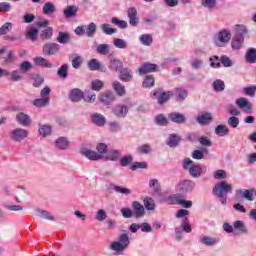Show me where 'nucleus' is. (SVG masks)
Masks as SVG:
<instances>
[{"mask_svg":"<svg viewBox=\"0 0 256 256\" xmlns=\"http://www.w3.org/2000/svg\"><path fill=\"white\" fill-rule=\"evenodd\" d=\"M212 193L220 200L222 205H227V194L233 193V184L221 181L214 186Z\"/></svg>","mask_w":256,"mask_h":256,"instance_id":"nucleus-1","label":"nucleus"},{"mask_svg":"<svg viewBox=\"0 0 256 256\" xmlns=\"http://www.w3.org/2000/svg\"><path fill=\"white\" fill-rule=\"evenodd\" d=\"M246 61L247 63H256V49L249 48L246 52Z\"/></svg>","mask_w":256,"mask_h":256,"instance_id":"nucleus-44","label":"nucleus"},{"mask_svg":"<svg viewBox=\"0 0 256 256\" xmlns=\"http://www.w3.org/2000/svg\"><path fill=\"white\" fill-rule=\"evenodd\" d=\"M69 99L73 103H79L81 99H84L86 103H95V99H97V96L95 94L89 93V91H81L79 88H74L70 91Z\"/></svg>","mask_w":256,"mask_h":256,"instance_id":"nucleus-2","label":"nucleus"},{"mask_svg":"<svg viewBox=\"0 0 256 256\" xmlns=\"http://www.w3.org/2000/svg\"><path fill=\"white\" fill-rule=\"evenodd\" d=\"M236 35L232 39L231 47L236 51H239L243 47V42L245 41V33H247V28L243 25H236Z\"/></svg>","mask_w":256,"mask_h":256,"instance_id":"nucleus-3","label":"nucleus"},{"mask_svg":"<svg viewBox=\"0 0 256 256\" xmlns=\"http://www.w3.org/2000/svg\"><path fill=\"white\" fill-rule=\"evenodd\" d=\"M113 44L117 49H127L128 47L127 41L121 38H115Z\"/></svg>","mask_w":256,"mask_h":256,"instance_id":"nucleus-53","label":"nucleus"},{"mask_svg":"<svg viewBox=\"0 0 256 256\" xmlns=\"http://www.w3.org/2000/svg\"><path fill=\"white\" fill-rule=\"evenodd\" d=\"M189 175L194 179H199L203 175V166L201 164H194L189 168Z\"/></svg>","mask_w":256,"mask_h":256,"instance_id":"nucleus-15","label":"nucleus"},{"mask_svg":"<svg viewBox=\"0 0 256 256\" xmlns=\"http://www.w3.org/2000/svg\"><path fill=\"white\" fill-rule=\"evenodd\" d=\"M80 153H81V155H84V157L86 159H89L90 161H99V160L103 159V155H101L93 150H90L88 148H82L80 150Z\"/></svg>","mask_w":256,"mask_h":256,"instance_id":"nucleus-8","label":"nucleus"},{"mask_svg":"<svg viewBox=\"0 0 256 256\" xmlns=\"http://www.w3.org/2000/svg\"><path fill=\"white\" fill-rule=\"evenodd\" d=\"M110 249L111 251H116V253H121L123 251H125V247L123 244L119 243V242H112L110 245Z\"/></svg>","mask_w":256,"mask_h":256,"instance_id":"nucleus-55","label":"nucleus"},{"mask_svg":"<svg viewBox=\"0 0 256 256\" xmlns=\"http://www.w3.org/2000/svg\"><path fill=\"white\" fill-rule=\"evenodd\" d=\"M34 63L38 67H44L45 69L53 68V64H51V62H49V60H47L41 56L34 58Z\"/></svg>","mask_w":256,"mask_h":256,"instance_id":"nucleus-22","label":"nucleus"},{"mask_svg":"<svg viewBox=\"0 0 256 256\" xmlns=\"http://www.w3.org/2000/svg\"><path fill=\"white\" fill-rule=\"evenodd\" d=\"M121 150H109L106 152L105 159L107 161H119L121 159Z\"/></svg>","mask_w":256,"mask_h":256,"instance_id":"nucleus-24","label":"nucleus"},{"mask_svg":"<svg viewBox=\"0 0 256 256\" xmlns=\"http://www.w3.org/2000/svg\"><path fill=\"white\" fill-rule=\"evenodd\" d=\"M111 23L113 25H116V27H119L120 29H127V21H125V20H120L117 17H113L111 19Z\"/></svg>","mask_w":256,"mask_h":256,"instance_id":"nucleus-51","label":"nucleus"},{"mask_svg":"<svg viewBox=\"0 0 256 256\" xmlns=\"http://www.w3.org/2000/svg\"><path fill=\"white\" fill-rule=\"evenodd\" d=\"M99 55H109V44H100L96 48Z\"/></svg>","mask_w":256,"mask_h":256,"instance_id":"nucleus-56","label":"nucleus"},{"mask_svg":"<svg viewBox=\"0 0 256 256\" xmlns=\"http://www.w3.org/2000/svg\"><path fill=\"white\" fill-rule=\"evenodd\" d=\"M49 103H51V98H38L33 100L32 105H34V107H37L38 109H41L43 107H47V105H49Z\"/></svg>","mask_w":256,"mask_h":256,"instance_id":"nucleus-27","label":"nucleus"},{"mask_svg":"<svg viewBox=\"0 0 256 256\" xmlns=\"http://www.w3.org/2000/svg\"><path fill=\"white\" fill-rule=\"evenodd\" d=\"M38 132L42 137H49V135H51V133H52L51 125L39 124Z\"/></svg>","mask_w":256,"mask_h":256,"instance_id":"nucleus-37","label":"nucleus"},{"mask_svg":"<svg viewBox=\"0 0 256 256\" xmlns=\"http://www.w3.org/2000/svg\"><path fill=\"white\" fill-rule=\"evenodd\" d=\"M132 209L134 211V216L136 219H141V217H145V207L139 203V201H134L132 203Z\"/></svg>","mask_w":256,"mask_h":256,"instance_id":"nucleus-12","label":"nucleus"},{"mask_svg":"<svg viewBox=\"0 0 256 256\" xmlns=\"http://www.w3.org/2000/svg\"><path fill=\"white\" fill-rule=\"evenodd\" d=\"M236 105L240 109H243L245 113H250L251 111V104L249 103V100H247V98H238L236 100Z\"/></svg>","mask_w":256,"mask_h":256,"instance_id":"nucleus-17","label":"nucleus"},{"mask_svg":"<svg viewBox=\"0 0 256 256\" xmlns=\"http://www.w3.org/2000/svg\"><path fill=\"white\" fill-rule=\"evenodd\" d=\"M56 39L60 45H67L71 43V34L69 32H59Z\"/></svg>","mask_w":256,"mask_h":256,"instance_id":"nucleus-21","label":"nucleus"},{"mask_svg":"<svg viewBox=\"0 0 256 256\" xmlns=\"http://www.w3.org/2000/svg\"><path fill=\"white\" fill-rule=\"evenodd\" d=\"M27 137H29V131L23 128H15L10 132V139L15 141V143H21Z\"/></svg>","mask_w":256,"mask_h":256,"instance_id":"nucleus-5","label":"nucleus"},{"mask_svg":"<svg viewBox=\"0 0 256 256\" xmlns=\"http://www.w3.org/2000/svg\"><path fill=\"white\" fill-rule=\"evenodd\" d=\"M112 87L114 91L117 93V95H119V97H123V95L127 93V91L125 90V86L121 84L119 81H114L112 83Z\"/></svg>","mask_w":256,"mask_h":256,"instance_id":"nucleus-32","label":"nucleus"},{"mask_svg":"<svg viewBox=\"0 0 256 256\" xmlns=\"http://www.w3.org/2000/svg\"><path fill=\"white\" fill-rule=\"evenodd\" d=\"M155 123L156 125H159L160 127H166V125H169V120H167V117L163 114H158L155 117Z\"/></svg>","mask_w":256,"mask_h":256,"instance_id":"nucleus-45","label":"nucleus"},{"mask_svg":"<svg viewBox=\"0 0 256 256\" xmlns=\"http://www.w3.org/2000/svg\"><path fill=\"white\" fill-rule=\"evenodd\" d=\"M16 121L19 123V125H22L23 127H27V125H31V118L29 115L20 112L16 115Z\"/></svg>","mask_w":256,"mask_h":256,"instance_id":"nucleus-18","label":"nucleus"},{"mask_svg":"<svg viewBox=\"0 0 256 256\" xmlns=\"http://www.w3.org/2000/svg\"><path fill=\"white\" fill-rule=\"evenodd\" d=\"M139 41L141 45H144L145 47H151V45H153V36L151 34H142L139 37Z\"/></svg>","mask_w":256,"mask_h":256,"instance_id":"nucleus-29","label":"nucleus"},{"mask_svg":"<svg viewBox=\"0 0 256 256\" xmlns=\"http://www.w3.org/2000/svg\"><path fill=\"white\" fill-rule=\"evenodd\" d=\"M5 53V49H0V59H4L5 63H13V61H15V54H13V51H9L7 55H5Z\"/></svg>","mask_w":256,"mask_h":256,"instance_id":"nucleus-26","label":"nucleus"},{"mask_svg":"<svg viewBox=\"0 0 256 256\" xmlns=\"http://www.w3.org/2000/svg\"><path fill=\"white\" fill-rule=\"evenodd\" d=\"M159 69L157 64L145 62L142 67L138 69L139 75H147V73H155Z\"/></svg>","mask_w":256,"mask_h":256,"instance_id":"nucleus-9","label":"nucleus"},{"mask_svg":"<svg viewBox=\"0 0 256 256\" xmlns=\"http://www.w3.org/2000/svg\"><path fill=\"white\" fill-rule=\"evenodd\" d=\"M215 133L219 137H227V135H229V127H227V125H225V124H219L215 128Z\"/></svg>","mask_w":256,"mask_h":256,"instance_id":"nucleus-31","label":"nucleus"},{"mask_svg":"<svg viewBox=\"0 0 256 256\" xmlns=\"http://www.w3.org/2000/svg\"><path fill=\"white\" fill-rule=\"evenodd\" d=\"M255 198H256L255 188L245 190L244 199H246L247 201H255Z\"/></svg>","mask_w":256,"mask_h":256,"instance_id":"nucleus-49","label":"nucleus"},{"mask_svg":"<svg viewBox=\"0 0 256 256\" xmlns=\"http://www.w3.org/2000/svg\"><path fill=\"white\" fill-rule=\"evenodd\" d=\"M111 189H114L116 193H121V195H131V189L117 186L116 184L110 185Z\"/></svg>","mask_w":256,"mask_h":256,"instance_id":"nucleus-46","label":"nucleus"},{"mask_svg":"<svg viewBox=\"0 0 256 256\" xmlns=\"http://www.w3.org/2000/svg\"><path fill=\"white\" fill-rule=\"evenodd\" d=\"M55 11H57V7H55L51 2H46L42 8V13L44 15H53Z\"/></svg>","mask_w":256,"mask_h":256,"instance_id":"nucleus-35","label":"nucleus"},{"mask_svg":"<svg viewBox=\"0 0 256 256\" xmlns=\"http://www.w3.org/2000/svg\"><path fill=\"white\" fill-rule=\"evenodd\" d=\"M83 65V57L76 56L72 59V67L73 69H79Z\"/></svg>","mask_w":256,"mask_h":256,"instance_id":"nucleus-63","label":"nucleus"},{"mask_svg":"<svg viewBox=\"0 0 256 256\" xmlns=\"http://www.w3.org/2000/svg\"><path fill=\"white\" fill-rule=\"evenodd\" d=\"M100 29L102 30L105 35H113V33H117V29L115 28H110L109 24H102L100 26Z\"/></svg>","mask_w":256,"mask_h":256,"instance_id":"nucleus-58","label":"nucleus"},{"mask_svg":"<svg viewBox=\"0 0 256 256\" xmlns=\"http://www.w3.org/2000/svg\"><path fill=\"white\" fill-rule=\"evenodd\" d=\"M133 163V156L126 155L120 159L121 167H127V165H131Z\"/></svg>","mask_w":256,"mask_h":256,"instance_id":"nucleus-62","label":"nucleus"},{"mask_svg":"<svg viewBox=\"0 0 256 256\" xmlns=\"http://www.w3.org/2000/svg\"><path fill=\"white\" fill-rule=\"evenodd\" d=\"M212 119H213V116H211V113L206 112L197 117V122L200 125H209V123H211Z\"/></svg>","mask_w":256,"mask_h":256,"instance_id":"nucleus-28","label":"nucleus"},{"mask_svg":"<svg viewBox=\"0 0 256 256\" xmlns=\"http://www.w3.org/2000/svg\"><path fill=\"white\" fill-rule=\"evenodd\" d=\"M113 113L116 117L123 119L127 117V113H129V108L123 104H118L113 108Z\"/></svg>","mask_w":256,"mask_h":256,"instance_id":"nucleus-13","label":"nucleus"},{"mask_svg":"<svg viewBox=\"0 0 256 256\" xmlns=\"http://www.w3.org/2000/svg\"><path fill=\"white\" fill-rule=\"evenodd\" d=\"M180 141H181V137H179V135L171 134L169 136L167 145H169V147H177V145H179Z\"/></svg>","mask_w":256,"mask_h":256,"instance_id":"nucleus-48","label":"nucleus"},{"mask_svg":"<svg viewBox=\"0 0 256 256\" xmlns=\"http://www.w3.org/2000/svg\"><path fill=\"white\" fill-rule=\"evenodd\" d=\"M91 121L94 125H97V127H103L106 123L105 116L100 113H94L91 115Z\"/></svg>","mask_w":256,"mask_h":256,"instance_id":"nucleus-19","label":"nucleus"},{"mask_svg":"<svg viewBox=\"0 0 256 256\" xmlns=\"http://www.w3.org/2000/svg\"><path fill=\"white\" fill-rule=\"evenodd\" d=\"M219 238H215V237H209V236H204L201 239V243L203 245H206V247H213L214 245H217V243H219Z\"/></svg>","mask_w":256,"mask_h":256,"instance_id":"nucleus-33","label":"nucleus"},{"mask_svg":"<svg viewBox=\"0 0 256 256\" xmlns=\"http://www.w3.org/2000/svg\"><path fill=\"white\" fill-rule=\"evenodd\" d=\"M56 149H60V151H65V149L69 148V139L67 137H60L55 141Z\"/></svg>","mask_w":256,"mask_h":256,"instance_id":"nucleus-23","label":"nucleus"},{"mask_svg":"<svg viewBox=\"0 0 256 256\" xmlns=\"http://www.w3.org/2000/svg\"><path fill=\"white\" fill-rule=\"evenodd\" d=\"M212 87L216 93H221L222 91H225V82L221 79H217L213 82Z\"/></svg>","mask_w":256,"mask_h":256,"instance_id":"nucleus-41","label":"nucleus"},{"mask_svg":"<svg viewBox=\"0 0 256 256\" xmlns=\"http://www.w3.org/2000/svg\"><path fill=\"white\" fill-rule=\"evenodd\" d=\"M218 41L220 43H229L231 41V32L229 30H222L218 33Z\"/></svg>","mask_w":256,"mask_h":256,"instance_id":"nucleus-30","label":"nucleus"},{"mask_svg":"<svg viewBox=\"0 0 256 256\" xmlns=\"http://www.w3.org/2000/svg\"><path fill=\"white\" fill-rule=\"evenodd\" d=\"M233 228L235 231H239V233H247V226L241 220H237L233 223Z\"/></svg>","mask_w":256,"mask_h":256,"instance_id":"nucleus-43","label":"nucleus"},{"mask_svg":"<svg viewBox=\"0 0 256 256\" xmlns=\"http://www.w3.org/2000/svg\"><path fill=\"white\" fill-rule=\"evenodd\" d=\"M101 103H103V105H111V103H113V101H115V93L108 91L106 93H104L101 98H100Z\"/></svg>","mask_w":256,"mask_h":256,"instance_id":"nucleus-25","label":"nucleus"},{"mask_svg":"<svg viewBox=\"0 0 256 256\" xmlns=\"http://www.w3.org/2000/svg\"><path fill=\"white\" fill-rule=\"evenodd\" d=\"M77 11H79V8L76 6H67L63 11L64 17H66V19H71V17H75V15H77Z\"/></svg>","mask_w":256,"mask_h":256,"instance_id":"nucleus-34","label":"nucleus"},{"mask_svg":"<svg viewBox=\"0 0 256 256\" xmlns=\"http://www.w3.org/2000/svg\"><path fill=\"white\" fill-rule=\"evenodd\" d=\"M144 207L148 210V211H155V201H153V198L151 197H146L144 199Z\"/></svg>","mask_w":256,"mask_h":256,"instance_id":"nucleus-52","label":"nucleus"},{"mask_svg":"<svg viewBox=\"0 0 256 256\" xmlns=\"http://www.w3.org/2000/svg\"><path fill=\"white\" fill-rule=\"evenodd\" d=\"M175 94H176L177 99L179 101H184V99H187V90H185V89L176 88L175 89Z\"/></svg>","mask_w":256,"mask_h":256,"instance_id":"nucleus-57","label":"nucleus"},{"mask_svg":"<svg viewBox=\"0 0 256 256\" xmlns=\"http://www.w3.org/2000/svg\"><path fill=\"white\" fill-rule=\"evenodd\" d=\"M243 92L245 93V95H248V97H255L256 86L252 85L249 87H245L243 89Z\"/></svg>","mask_w":256,"mask_h":256,"instance_id":"nucleus-64","label":"nucleus"},{"mask_svg":"<svg viewBox=\"0 0 256 256\" xmlns=\"http://www.w3.org/2000/svg\"><path fill=\"white\" fill-rule=\"evenodd\" d=\"M154 85H155V78H153V75H147L142 83V87L144 89H149Z\"/></svg>","mask_w":256,"mask_h":256,"instance_id":"nucleus-47","label":"nucleus"},{"mask_svg":"<svg viewBox=\"0 0 256 256\" xmlns=\"http://www.w3.org/2000/svg\"><path fill=\"white\" fill-rule=\"evenodd\" d=\"M57 75L60 79H67V77H69V64H63L60 66Z\"/></svg>","mask_w":256,"mask_h":256,"instance_id":"nucleus-36","label":"nucleus"},{"mask_svg":"<svg viewBox=\"0 0 256 256\" xmlns=\"http://www.w3.org/2000/svg\"><path fill=\"white\" fill-rule=\"evenodd\" d=\"M88 69L90 71H102V73H105V71H107V68L101 65V62H99V60L95 58L88 61Z\"/></svg>","mask_w":256,"mask_h":256,"instance_id":"nucleus-14","label":"nucleus"},{"mask_svg":"<svg viewBox=\"0 0 256 256\" xmlns=\"http://www.w3.org/2000/svg\"><path fill=\"white\" fill-rule=\"evenodd\" d=\"M120 81H123L124 83H129V81H133V73L131 72V69L129 68H122L120 70Z\"/></svg>","mask_w":256,"mask_h":256,"instance_id":"nucleus-16","label":"nucleus"},{"mask_svg":"<svg viewBox=\"0 0 256 256\" xmlns=\"http://www.w3.org/2000/svg\"><path fill=\"white\" fill-rule=\"evenodd\" d=\"M228 125L232 129H237L239 127V118L237 116H231L228 118Z\"/></svg>","mask_w":256,"mask_h":256,"instance_id":"nucleus-61","label":"nucleus"},{"mask_svg":"<svg viewBox=\"0 0 256 256\" xmlns=\"http://www.w3.org/2000/svg\"><path fill=\"white\" fill-rule=\"evenodd\" d=\"M53 37V27L49 26L40 34V39L49 41Z\"/></svg>","mask_w":256,"mask_h":256,"instance_id":"nucleus-39","label":"nucleus"},{"mask_svg":"<svg viewBox=\"0 0 256 256\" xmlns=\"http://www.w3.org/2000/svg\"><path fill=\"white\" fill-rule=\"evenodd\" d=\"M104 85L105 84L103 83V81L96 79L91 82V89H92V91H101V89H103Z\"/></svg>","mask_w":256,"mask_h":256,"instance_id":"nucleus-54","label":"nucleus"},{"mask_svg":"<svg viewBox=\"0 0 256 256\" xmlns=\"http://www.w3.org/2000/svg\"><path fill=\"white\" fill-rule=\"evenodd\" d=\"M137 151L138 153H140V155H149V153H151L153 149L151 148V145L144 144V145L138 146Z\"/></svg>","mask_w":256,"mask_h":256,"instance_id":"nucleus-50","label":"nucleus"},{"mask_svg":"<svg viewBox=\"0 0 256 256\" xmlns=\"http://www.w3.org/2000/svg\"><path fill=\"white\" fill-rule=\"evenodd\" d=\"M174 93L172 91H163L162 89H156L152 91V98L157 99L159 105H165L171 97H173Z\"/></svg>","mask_w":256,"mask_h":256,"instance_id":"nucleus-4","label":"nucleus"},{"mask_svg":"<svg viewBox=\"0 0 256 256\" xmlns=\"http://www.w3.org/2000/svg\"><path fill=\"white\" fill-rule=\"evenodd\" d=\"M181 199V194H173L166 199V202L168 203V205H180Z\"/></svg>","mask_w":256,"mask_h":256,"instance_id":"nucleus-38","label":"nucleus"},{"mask_svg":"<svg viewBox=\"0 0 256 256\" xmlns=\"http://www.w3.org/2000/svg\"><path fill=\"white\" fill-rule=\"evenodd\" d=\"M127 16L129 19V24L132 27H137V25H139V17L137 16V9L135 7L128 9Z\"/></svg>","mask_w":256,"mask_h":256,"instance_id":"nucleus-11","label":"nucleus"},{"mask_svg":"<svg viewBox=\"0 0 256 256\" xmlns=\"http://www.w3.org/2000/svg\"><path fill=\"white\" fill-rule=\"evenodd\" d=\"M11 29H13V24L11 22H6L0 28V36L7 35L9 33V31H11Z\"/></svg>","mask_w":256,"mask_h":256,"instance_id":"nucleus-59","label":"nucleus"},{"mask_svg":"<svg viewBox=\"0 0 256 256\" xmlns=\"http://www.w3.org/2000/svg\"><path fill=\"white\" fill-rule=\"evenodd\" d=\"M59 51H61V45L55 42H48L42 47L43 54L48 56L57 55Z\"/></svg>","mask_w":256,"mask_h":256,"instance_id":"nucleus-6","label":"nucleus"},{"mask_svg":"<svg viewBox=\"0 0 256 256\" xmlns=\"http://www.w3.org/2000/svg\"><path fill=\"white\" fill-rule=\"evenodd\" d=\"M202 7H206L211 11L214 7H217V0H202Z\"/></svg>","mask_w":256,"mask_h":256,"instance_id":"nucleus-60","label":"nucleus"},{"mask_svg":"<svg viewBox=\"0 0 256 256\" xmlns=\"http://www.w3.org/2000/svg\"><path fill=\"white\" fill-rule=\"evenodd\" d=\"M85 33L87 37H95L97 33V24L95 22H91L85 29Z\"/></svg>","mask_w":256,"mask_h":256,"instance_id":"nucleus-42","label":"nucleus"},{"mask_svg":"<svg viewBox=\"0 0 256 256\" xmlns=\"http://www.w3.org/2000/svg\"><path fill=\"white\" fill-rule=\"evenodd\" d=\"M195 189V182L192 180H183L176 186V191L179 193H191Z\"/></svg>","mask_w":256,"mask_h":256,"instance_id":"nucleus-7","label":"nucleus"},{"mask_svg":"<svg viewBox=\"0 0 256 256\" xmlns=\"http://www.w3.org/2000/svg\"><path fill=\"white\" fill-rule=\"evenodd\" d=\"M37 35H39L37 28H28L26 31V39H30V41H37Z\"/></svg>","mask_w":256,"mask_h":256,"instance_id":"nucleus-40","label":"nucleus"},{"mask_svg":"<svg viewBox=\"0 0 256 256\" xmlns=\"http://www.w3.org/2000/svg\"><path fill=\"white\" fill-rule=\"evenodd\" d=\"M108 69L110 71H114L117 72L120 69H123V61L114 58V59H110L109 64H108Z\"/></svg>","mask_w":256,"mask_h":256,"instance_id":"nucleus-20","label":"nucleus"},{"mask_svg":"<svg viewBox=\"0 0 256 256\" xmlns=\"http://www.w3.org/2000/svg\"><path fill=\"white\" fill-rule=\"evenodd\" d=\"M169 121H172V123H176V125H183L185 121H187V118L179 112H171L168 114Z\"/></svg>","mask_w":256,"mask_h":256,"instance_id":"nucleus-10","label":"nucleus"}]
</instances>
